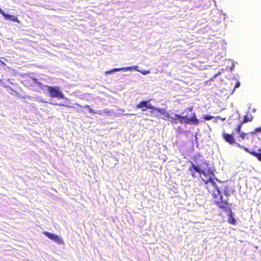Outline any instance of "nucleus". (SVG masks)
I'll return each mask as SVG.
<instances>
[{
    "label": "nucleus",
    "instance_id": "5701e85b",
    "mask_svg": "<svg viewBox=\"0 0 261 261\" xmlns=\"http://www.w3.org/2000/svg\"><path fill=\"white\" fill-rule=\"evenodd\" d=\"M193 107H190L189 108L186 109V110H185L186 111H189L190 112H193Z\"/></svg>",
    "mask_w": 261,
    "mask_h": 261
},
{
    "label": "nucleus",
    "instance_id": "6e6552de",
    "mask_svg": "<svg viewBox=\"0 0 261 261\" xmlns=\"http://www.w3.org/2000/svg\"><path fill=\"white\" fill-rule=\"evenodd\" d=\"M213 179V178H212ZM214 179L215 181L216 182V184L218 186V187L221 188L223 187L224 188L223 193L225 196H229L230 194V191L229 189V187L227 185L225 184V183L222 182L218 180L217 178H213Z\"/></svg>",
    "mask_w": 261,
    "mask_h": 261
},
{
    "label": "nucleus",
    "instance_id": "412c9836",
    "mask_svg": "<svg viewBox=\"0 0 261 261\" xmlns=\"http://www.w3.org/2000/svg\"><path fill=\"white\" fill-rule=\"evenodd\" d=\"M0 14L2 15L4 17L6 15L7 13H6L1 8H0Z\"/></svg>",
    "mask_w": 261,
    "mask_h": 261
},
{
    "label": "nucleus",
    "instance_id": "f03ea898",
    "mask_svg": "<svg viewBox=\"0 0 261 261\" xmlns=\"http://www.w3.org/2000/svg\"><path fill=\"white\" fill-rule=\"evenodd\" d=\"M151 113H156V117H160L163 119L169 120L173 123H177L178 120L181 124H193L194 125L199 124V120L197 119L196 114L194 112L192 113L191 117L190 118L188 117L186 115L181 116L177 114H174V117H170V114L166 110L154 107L153 110L151 111Z\"/></svg>",
    "mask_w": 261,
    "mask_h": 261
},
{
    "label": "nucleus",
    "instance_id": "423d86ee",
    "mask_svg": "<svg viewBox=\"0 0 261 261\" xmlns=\"http://www.w3.org/2000/svg\"><path fill=\"white\" fill-rule=\"evenodd\" d=\"M43 233L45 234L46 237L48 238L51 240L54 241L55 242L59 244H64V241H63V240L58 235L47 231H45L44 232H43Z\"/></svg>",
    "mask_w": 261,
    "mask_h": 261
},
{
    "label": "nucleus",
    "instance_id": "f257e3e1",
    "mask_svg": "<svg viewBox=\"0 0 261 261\" xmlns=\"http://www.w3.org/2000/svg\"><path fill=\"white\" fill-rule=\"evenodd\" d=\"M206 184V188L208 192L212 195L214 203L220 209L224 211L227 214L230 213L232 210L230 208L231 204L228 202V199L223 200V197L219 190V187L216 184L214 179L209 178L204 179Z\"/></svg>",
    "mask_w": 261,
    "mask_h": 261
},
{
    "label": "nucleus",
    "instance_id": "1a4fd4ad",
    "mask_svg": "<svg viewBox=\"0 0 261 261\" xmlns=\"http://www.w3.org/2000/svg\"><path fill=\"white\" fill-rule=\"evenodd\" d=\"M129 70L130 71V66L127 67H123V68H115L112 70L106 71V74H112V73H113L117 72V71L125 72V71H129Z\"/></svg>",
    "mask_w": 261,
    "mask_h": 261
},
{
    "label": "nucleus",
    "instance_id": "bb28decb",
    "mask_svg": "<svg viewBox=\"0 0 261 261\" xmlns=\"http://www.w3.org/2000/svg\"><path fill=\"white\" fill-rule=\"evenodd\" d=\"M0 64H1V65H6L5 63L4 62H3L2 61H0Z\"/></svg>",
    "mask_w": 261,
    "mask_h": 261
},
{
    "label": "nucleus",
    "instance_id": "4be33fe9",
    "mask_svg": "<svg viewBox=\"0 0 261 261\" xmlns=\"http://www.w3.org/2000/svg\"><path fill=\"white\" fill-rule=\"evenodd\" d=\"M240 86V83L239 81L237 82L236 84H235V85H234V88H233L234 89L239 87Z\"/></svg>",
    "mask_w": 261,
    "mask_h": 261
},
{
    "label": "nucleus",
    "instance_id": "2eb2a0df",
    "mask_svg": "<svg viewBox=\"0 0 261 261\" xmlns=\"http://www.w3.org/2000/svg\"><path fill=\"white\" fill-rule=\"evenodd\" d=\"M239 136L242 140H245L248 139V134L244 132H241L239 133Z\"/></svg>",
    "mask_w": 261,
    "mask_h": 261
},
{
    "label": "nucleus",
    "instance_id": "ddd939ff",
    "mask_svg": "<svg viewBox=\"0 0 261 261\" xmlns=\"http://www.w3.org/2000/svg\"><path fill=\"white\" fill-rule=\"evenodd\" d=\"M253 119V116L251 114H247L244 116V119L241 122L243 124L245 123L249 122L252 121Z\"/></svg>",
    "mask_w": 261,
    "mask_h": 261
},
{
    "label": "nucleus",
    "instance_id": "f3484780",
    "mask_svg": "<svg viewBox=\"0 0 261 261\" xmlns=\"http://www.w3.org/2000/svg\"><path fill=\"white\" fill-rule=\"evenodd\" d=\"M213 118V116L208 115H203V118L205 120H211Z\"/></svg>",
    "mask_w": 261,
    "mask_h": 261
},
{
    "label": "nucleus",
    "instance_id": "393cba45",
    "mask_svg": "<svg viewBox=\"0 0 261 261\" xmlns=\"http://www.w3.org/2000/svg\"><path fill=\"white\" fill-rule=\"evenodd\" d=\"M0 84L2 85L3 86L6 87L5 83L3 82L2 80H0Z\"/></svg>",
    "mask_w": 261,
    "mask_h": 261
},
{
    "label": "nucleus",
    "instance_id": "f8f14e48",
    "mask_svg": "<svg viewBox=\"0 0 261 261\" xmlns=\"http://www.w3.org/2000/svg\"><path fill=\"white\" fill-rule=\"evenodd\" d=\"M77 106H79V107H82V108H87L88 109V110H89V113H94V114H99V115H101V111H95L93 109H92L91 108V107L89 105H85V106L83 107L81 105H79V104H76Z\"/></svg>",
    "mask_w": 261,
    "mask_h": 261
},
{
    "label": "nucleus",
    "instance_id": "a878e982",
    "mask_svg": "<svg viewBox=\"0 0 261 261\" xmlns=\"http://www.w3.org/2000/svg\"><path fill=\"white\" fill-rule=\"evenodd\" d=\"M103 111L106 113L109 114V115H110L111 112L110 111L108 110H103Z\"/></svg>",
    "mask_w": 261,
    "mask_h": 261
},
{
    "label": "nucleus",
    "instance_id": "0eeeda50",
    "mask_svg": "<svg viewBox=\"0 0 261 261\" xmlns=\"http://www.w3.org/2000/svg\"><path fill=\"white\" fill-rule=\"evenodd\" d=\"M136 107L138 109H141L143 111H145L147 109H151L152 111L153 110L154 107L150 103H149L148 100H146L141 101L137 105Z\"/></svg>",
    "mask_w": 261,
    "mask_h": 261
},
{
    "label": "nucleus",
    "instance_id": "6ab92c4d",
    "mask_svg": "<svg viewBox=\"0 0 261 261\" xmlns=\"http://www.w3.org/2000/svg\"><path fill=\"white\" fill-rule=\"evenodd\" d=\"M36 100L37 101L42 102L43 103H47V102L44 100V99L42 97H38L36 98Z\"/></svg>",
    "mask_w": 261,
    "mask_h": 261
},
{
    "label": "nucleus",
    "instance_id": "20e7f679",
    "mask_svg": "<svg viewBox=\"0 0 261 261\" xmlns=\"http://www.w3.org/2000/svg\"><path fill=\"white\" fill-rule=\"evenodd\" d=\"M45 90L48 92V95L52 98H57L59 99H67L65 97L64 93L60 90V88L57 86H50L45 85L44 86Z\"/></svg>",
    "mask_w": 261,
    "mask_h": 261
},
{
    "label": "nucleus",
    "instance_id": "39448f33",
    "mask_svg": "<svg viewBox=\"0 0 261 261\" xmlns=\"http://www.w3.org/2000/svg\"><path fill=\"white\" fill-rule=\"evenodd\" d=\"M189 170L191 172V174L193 177H195L196 176L195 172H198V173H199L200 174L203 175L206 177V178L205 179L204 178V179H207L209 178V177L208 178L206 177L207 173L205 171H204L203 170L200 169L199 167L195 165L193 163H191V165L189 168ZM210 178H211V177H210ZM202 180H203V178H202ZM203 181L204 182V180H203Z\"/></svg>",
    "mask_w": 261,
    "mask_h": 261
},
{
    "label": "nucleus",
    "instance_id": "a211bd4d",
    "mask_svg": "<svg viewBox=\"0 0 261 261\" xmlns=\"http://www.w3.org/2000/svg\"><path fill=\"white\" fill-rule=\"evenodd\" d=\"M31 80H32V83L31 84H33V85H35L39 81L37 79H36V78H35L34 77H31Z\"/></svg>",
    "mask_w": 261,
    "mask_h": 261
},
{
    "label": "nucleus",
    "instance_id": "7ed1b4c3",
    "mask_svg": "<svg viewBox=\"0 0 261 261\" xmlns=\"http://www.w3.org/2000/svg\"><path fill=\"white\" fill-rule=\"evenodd\" d=\"M223 139L229 144H236V145L240 148L244 149L246 152L249 153L250 154L255 156L257 160L261 162V149H258L259 152H256L254 150H250L247 147H245L242 145H241L239 143H237L235 141V139L232 134H229L227 133H223L222 135Z\"/></svg>",
    "mask_w": 261,
    "mask_h": 261
},
{
    "label": "nucleus",
    "instance_id": "9b49d317",
    "mask_svg": "<svg viewBox=\"0 0 261 261\" xmlns=\"http://www.w3.org/2000/svg\"><path fill=\"white\" fill-rule=\"evenodd\" d=\"M232 214L233 213L232 211L230 213H229L227 214V215L228 216L227 222L230 224L234 225L236 224V220L235 218L233 217Z\"/></svg>",
    "mask_w": 261,
    "mask_h": 261
},
{
    "label": "nucleus",
    "instance_id": "c85d7f7f",
    "mask_svg": "<svg viewBox=\"0 0 261 261\" xmlns=\"http://www.w3.org/2000/svg\"><path fill=\"white\" fill-rule=\"evenodd\" d=\"M217 76V74H215L214 75V77H216Z\"/></svg>",
    "mask_w": 261,
    "mask_h": 261
},
{
    "label": "nucleus",
    "instance_id": "b1692460",
    "mask_svg": "<svg viewBox=\"0 0 261 261\" xmlns=\"http://www.w3.org/2000/svg\"><path fill=\"white\" fill-rule=\"evenodd\" d=\"M256 132H261V127H257L255 129Z\"/></svg>",
    "mask_w": 261,
    "mask_h": 261
},
{
    "label": "nucleus",
    "instance_id": "aec40b11",
    "mask_svg": "<svg viewBox=\"0 0 261 261\" xmlns=\"http://www.w3.org/2000/svg\"><path fill=\"white\" fill-rule=\"evenodd\" d=\"M143 75H146L147 74H149L150 72L149 70H144L140 71Z\"/></svg>",
    "mask_w": 261,
    "mask_h": 261
},
{
    "label": "nucleus",
    "instance_id": "4468645a",
    "mask_svg": "<svg viewBox=\"0 0 261 261\" xmlns=\"http://www.w3.org/2000/svg\"><path fill=\"white\" fill-rule=\"evenodd\" d=\"M5 18L7 20H11L13 22H19L17 17L14 15L7 14Z\"/></svg>",
    "mask_w": 261,
    "mask_h": 261
},
{
    "label": "nucleus",
    "instance_id": "dca6fc26",
    "mask_svg": "<svg viewBox=\"0 0 261 261\" xmlns=\"http://www.w3.org/2000/svg\"><path fill=\"white\" fill-rule=\"evenodd\" d=\"M242 124L243 123L241 122L240 123V124H239L237 126V127H236V132H237L238 133H241V127H242Z\"/></svg>",
    "mask_w": 261,
    "mask_h": 261
},
{
    "label": "nucleus",
    "instance_id": "cd10ccee",
    "mask_svg": "<svg viewBox=\"0 0 261 261\" xmlns=\"http://www.w3.org/2000/svg\"><path fill=\"white\" fill-rule=\"evenodd\" d=\"M59 105L61 106H66L65 104H59Z\"/></svg>",
    "mask_w": 261,
    "mask_h": 261
},
{
    "label": "nucleus",
    "instance_id": "9d476101",
    "mask_svg": "<svg viewBox=\"0 0 261 261\" xmlns=\"http://www.w3.org/2000/svg\"><path fill=\"white\" fill-rule=\"evenodd\" d=\"M45 85H44L42 83H41L40 82L38 81V82L35 85H34V88L33 89V90L34 91H37V92H40V91L41 90H42L43 91H45V88H44V86Z\"/></svg>",
    "mask_w": 261,
    "mask_h": 261
}]
</instances>
